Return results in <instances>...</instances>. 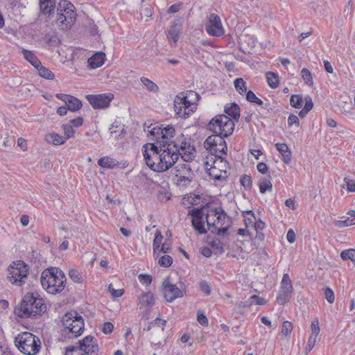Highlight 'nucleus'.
Here are the masks:
<instances>
[{
    "label": "nucleus",
    "mask_w": 355,
    "mask_h": 355,
    "mask_svg": "<svg viewBox=\"0 0 355 355\" xmlns=\"http://www.w3.org/2000/svg\"><path fill=\"white\" fill-rule=\"evenodd\" d=\"M46 306L37 293H28L21 300L20 306L16 307L15 313L21 318L35 317L44 313Z\"/></svg>",
    "instance_id": "obj_1"
},
{
    "label": "nucleus",
    "mask_w": 355,
    "mask_h": 355,
    "mask_svg": "<svg viewBox=\"0 0 355 355\" xmlns=\"http://www.w3.org/2000/svg\"><path fill=\"white\" fill-rule=\"evenodd\" d=\"M41 284L47 293L55 295L64 291L67 278L60 268L50 267L43 270L40 277Z\"/></svg>",
    "instance_id": "obj_2"
},
{
    "label": "nucleus",
    "mask_w": 355,
    "mask_h": 355,
    "mask_svg": "<svg viewBox=\"0 0 355 355\" xmlns=\"http://www.w3.org/2000/svg\"><path fill=\"white\" fill-rule=\"evenodd\" d=\"M15 344L20 352L25 355H36L41 349V340L39 337L31 332L19 334L15 338Z\"/></svg>",
    "instance_id": "obj_3"
},
{
    "label": "nucleus",
    "mask_w": 355,
    "mask_h": 355,
    "mask_svg": "<svg viewBox=\"0 0 355 355\" xmlns=\"http://www.w3.org/2000/svg\"><path fill=\"white\" fill-rule=\"evenodd\" d=\"M234 122L226 114H218L207 124V128L214 134L229 137L234 130Z\"/></svg>",
    "instance_id": "obj_4"
},
{
    "label": "nucleus",
    "mask_w": 355,
    "mask_h": 355,
    "mask_svg": "<svg viewBox=\"0 0 355 355\" xmlns=\"http://www.w3.org/2000/svg\"><path fill=\"white\" fill-rule=\"evenodd\" d=\"M142 153L147 166L153 171L156 172H162L157 170L161 168L162 150L157 143L146 144L142 147Z\"/></svg>",
    "instance_id": "obj_5"
},
{
    "label": "nucleus",
    "mask_w": 355,
    "mask_h": 355,
    "mask_svg": "<svg viewBox=\"0 0 355 355\" xmlns=\"http://www.w3.org/2000/svg\"><path fill=\"white\" fill-rule=\"evenodd\" d=\"M29 267L23 261H13L8 268L7 279L12 284L22 286L28 275Z\"/></svg>",
    "instance_id": "obj_6"
},
{
    "label": "nucleus",
    "mask_w": 355,
    "mask_h": 355,
    "mask_svg": "<svg viewBox=\"0 0 355 355\" xmlns=\"http://www.w3.org/2000/svg\"><path fill=\"white\" fill-rule=\"evenodd\" d=\"M57 15L59 24L66 25V28L71 27L76 19L74 6L67 0H61L58 4Z\"/></svg>",
    "instance_id": "obj_7"
},
{
    "label": "nucleus",
    "mask_w": 355,
    "mask_h": 355,
    "mask_svg": "<svg viewBox=\"0 0 355 355\" xmlns=\"http://www.w3.org/2000/svg\"><path fill=\"white\" fill-rule=\"evenodd\" d=\"M62 325L75 337L79 336L84 331L85 323L83 317L76 311L66 313L62 318Z\"/></svg>",
    "instance_id": "obj_8"
},
{
    "label": "nucleus",
    "mask_w": 355,
    "mask_h": 355,
    "mask_svg": "<svg viewBox=\"0 0 355 355\" xmlns=\"http://www.w3.org/2000/svg\"><path fill=\"white\" fill-rule=\"evenodd\" d=\"M206 222L208 229H216L218 226L230 225L231 219L221 207H216L206 214Z\"/></svg>",
    "instance_id": "obj_9"
},
{
    "label": "nucleus",
    "mask_w": 355,
    "mask_h": 355,
    "mask_svg": "<svg viewBox=\"0 0 355 355\" xmlns=\"http://www.w3.org/2000/svg\"><path fill=\"white\" fill-rule=\"evenodd\" d=\"M175 130L172 125H168L162 128L159 126L153 128L148 130L149 135L153 136L155 139L156 143L159 145V147H166V145L171 144V139L175 135Z\"/></svg>",
    "instance_id": "obj_10"
},
{
    "label": "nucleus",
    "mask_w": 355,
    "mask_h": 355,
    "mask_svg": "<svg viewBox=\"0 0 355 355\" xmlns=\"http://www.w3.org/2000/svg\"><path fill=\"white\" fill-rule=\"evenodd\" d=\"M162 150V166L157 168V170L166 171L173 166L179 159L178 153H176L171 148V144H168L166 147L160 148Z\"/></svg>",
    "instance_id": "obj_11"
},
{
    "label": "nucleus",
    "mask_w": 355,
    "mask_h": 355,
    "mask_svg": "<svg viewBox=\"0 0 355 355\" xmlns=\"http://www.w3.org/2000/svg\"><path fill=\"white\" fill-rule=\"evenodd\" d=\"M225 137L223 135L214 134L206 139L205 146L209 149L211 153H222L226 154L227 147L224 139Z\"/></svg>",
    "instance_id": "obj_12"
},
{
    "label": "nucleus",
    "mask_w": 355,
    "mask_h": 355,
    "mask_svg": "<svg viewBox=\"0 0 355 355\" xmlns=\"http://www.w3.org/2000/svg\"><path fill=\"white\" fill-rule=\"evenodd\" d=\"M175 175L178 178L177 184L187 185L192 181L193 173L189 163L177 164L175 168Z\"/></svg>",
    "instance_id": "obj_13"
},
{
    "label": "nucleus",
    "mask_w": 355,
    "mask_h": 355,
    "mask_svg": "<svg viewBox=\"0 0 355 355\" xmlns=\"http://www.w3.org/2000/svg\"><path fill=\"white\" fill-rule=\"evenodd\" d=\"M193 103L188 100L187 96H177L174 101V109L176 114L181 118H187L193 110Z\"/></svg>",
    "instance_id": "obj_14"
},
{
    "label": "nucleus",
    "mask_w": 355,
    "mask_h": 355,
    "mask_svg": "<svg viewBox=\"0 0 355 355\" xmlns=\"http://www.w3.org/2000/svg\"><path fill=\"white\" fill-rule=\"evenodd\" d=\"M86 98L94 109H105L110 106L111 101L114 99V94L111 93L89 94L86 96Z\"/></svg>",
    "instance_id": "obj_15"
},
{
    "label": "nucleus",
    "mask_w": 355,
    "mask_h": 355,
    "mask_svg": "<svg viewBox=\"0 0 355 355\" xmlns=\"http://www.w3.org/2000/svg\"><path fill=\"white\" fill-rule=\"evenodd\" d=\"M206 214L202 208H193L189 211L188 215L191 217L192 227L199 234L207 233L204 220V217H206Z\"/></svg>",
    "instance_id": "obj_16"
},
{
    "label": "nucleus",
    "mask_w": 355,
    "mask_h": 355,
    "mask_svg": "<svg viewBox=\"0 0 355 355\" xmlns=\"http://www.w3.org/2000/svg\"><path fill=\"white\" fill-rule=\"evenodd\" d=\"M205 28L209 35L214 37H220L224 33L220 18L215 13H211L205 24Z\"/></svg>",
    "instance_id": "obj_17"
},
{
    "label": "nucleus",
    "mask_w": 355,
    "mask_h": 355,
    "mask_svg": "<svg viewBox=\"0 0 355 355\" xmlns=\"http://www.w3.org/2000/svg\"><path fill=\"white\" fill-rule=\"evenodd\" d=\"M78 343V348L85 355H98L99 348L97 340L94 336H87L79 340Z\"/></svg>",
    "instance_id": "obj_18"
},
{
    "label": "nucleus",
    "mask_w": 355,
    "mask_h": 355,
    "mask_svg": "<svg viewBox=\"0 0 355 355\" xmlns=\"http://www.w3.org/2000/svg\"><path fill=\"white\" fill-rule=\"evenodd\" d=\"M162 287L164 296L167 302H171L176 298L183 296L182 291L176 285L172 284L168 279H164Z\"/></svg>",
    "instance_id": "obj_19"
},
{
    "label": "nucleus",
    "mask_w": 355,
    "mask_h": 355,
    "mask_svg": "<svg viewBox=\"0 0 355 355\" xmlns=\"http://www.w3.org/2000/svg\"><path fill=\"white\" fill-rule=\"evenodd\" d=\"M56 97L64 101L69 109L71 112H76L82 107V102L78 98L66 94H57Z\"/></svg>",
    "instance_id": "obj_20"
},
{
    "label": "nucleus",
    "mask_w": 355,
    "mask_h": 355,
    "mask_svg": "<svg viewBox=\"0 0 355 355\" xmlns=\"http://www.w3.org/2000/svg\"><path fill=\"white\" fill-rule=\"evenodd\" d=\"M171 148L176 153H178L181 151L186 150H194V147L190 144L183 135L181 137H178L175 140H173L171 142Z\"/></svg>",
    "instance_id": "obj_21"
},
{
    "label": "nucleus",
    "mask_w": 355,
    "mask_h": 355,
    "mask_svg": "<svg viewBox=\"0 0 355 355\" xmlns=\"http://www.w3.org/2000/svg\"><path fill=\"white\" fill-rule=\"evenodd\" d=\"M56 0H40V12L45 15L51 16L55 12Z\"/></svg>",
    "instance_id": "obj_22"
},
{
    "label": "nucleus",
    "mask_w": 355,
    "mask_h": 355,
    "mask_svg": "<svg viewBox=\"0 0 355 355\" xmlns=\"http://www.w3.org/2000/svg\"><path fill=\"white\" fill-rule=\"evenodd\" d=\"M105 54L103 52H97L88 59V65L91 69H96L104 64Z\"/></svg>",
    "instance_id": "obj_23"
},
{
    "label": "nucleus",
    "mask_w": 355,
    "mask_h": 355,
    "mask_svg": "<svg viewBox=\"0 0 355 355\" xmlns=\"http://www.w3.org/2000/svg\"><path fill=\"white\" fill-rule=\"evenodd\" d=\"M275 147L282 155L283 162L285 164H289L292 159V153L288 146L284 143H277L275 144Z\"/></svg>",
    "instance_id": "obj_24"
},
{
    "label": "nucleus",
    "mask_w": 355,
    "mask_h": 355,
    "mask_svg": "<svg viewBox=\"0 0 355 355\" xmlns=\"http://www.w3.org/2000/svg\"><path fill=\"white\" fill-rule=\"evenodd\" d=\"M225 112L232 118L233 121H238L240 118V107L236 103L227 104L225 106Z\"/></svg>",
    "instance_id": "obj_25"
},
{
    "label": "nucleus",
    "mask_w": 355,
    "mask_h": 355,
    "mask_svg": "<svg viewBox=\"0 0 355 355\" xmlns=\"http://www.w3.org/2000/svg\"><path fill=\"white\" fill-rule=\"evenodd\" d=\"M139 304L141 305L140 308L146 307L150 309L155 304V297L152 293L147 292L144 294H142L139 297Z\"/></svg>",
    "instance_id": "obj_26"
},
{
    "label": "nucleus",
    "mask_w": 355,
    "mask_h": 355,
    "mask_svg": "<svg viewBox=\"0 0 355 355\" xmlns=\"http://www.w3.org/2000/svg\"><path fill=\"white\" fill-rule=\"evenodd\" d=\"M45 139L48 143L52 144L55 146L64 144L67 141V138H64V137H62L55 132H51V133L47 134L46 135Z\"/></svg>",
    "instance_id": "obj_27"
},
{
    "label": "nucleus",
    "mask_w": 355,
    "mask_h": 355,
    "mask_svg": "<svg viewBox=\"0 0 355 355\" xmlns=\"http://www.w3.org/2000/svg\"><path fill=\"white\" fill-rule=\"evenodd\" d=\"M21 53L24 59L31 63L35 68H37L39 64H40L41 62L32 51L24 49Z\"/></svg>",
    "instance_id": "obj_28"
},
{
    "label": "nucleus",
    "mask_w": 355,
    "mask_h": 355,
    "mask_svg": "<svg viewBox=\"0 0 355 355\" xmlns=\"http://www.w3.org/2000/svg\"><path fill=\"white\" fill-rule=\"evenodd\" d=\"M98 164L102 168H114L119 165V162L109 157H104L98 160Z\"/></svg>",
    "instance_id": "obj_29"
},
{
    "label": "nucleus",
    "mask_w": 355,
    "mask_h": 355,
    "mask_svg": "<svg viewBox=\"0 0 355 355\" xmlns=\"http://www.w3.org/2000/svg\"><path fill=\"white\" fill-rule=\"evenodd\" d=\"M280 291H285L293 293V287L292 285L291 279L288 273L283 275L281 281Z\"/></svg>",
    "instance_id": "obj_30"
},
{
    "label": "nucleus",
    "mask_w": 355,
    "mask_h": 355,
    "mask_svg": "<svg viewBox=\"0 0 355 355\" xmlns=\"http://www.w3.org/2000/svg\"><path fill=\"white\" fill-rule=\"evenodd\" d=\"M37 71V73L40 76L47 79V80H53L55 78L54 73L47 69L46 67L42 65V63L39 64L37 68H35Z\"/></svg>",
    "instance_id": "obj_31"
},
{
    "label": "nucleus",
    "mask_w": 355,
    "mask_h": 355,
    "mask_svg": "<svg viewBox=\"0 0 355 355\" xmlns=\"http://www.w3.org/2000/svg\"><path fill=\"white\" fill-rule=\"evenodd\" d=\"M292 294L293 292L279 290V294L276 299V302L280 305H284L286 303L290 301L292 297Z\"/></svg>",
    "instance_id": "obj_32"
},
{
    "label": "nucleus",
    "mask_w": 355,
    "mask_h": 355,
    "mask_svg": "<svg viewBox=\"0 0 355 355\" xmlns=\"http://www.w3.org/2000/svg\"><path fill=\"white\" fill-rule=\"evenodd\" d=\"M266 77L269 86L272 88H277L279 85V76L277 73L268 71L266 73Z\"/></svg>",
    "instance_id": "obj_33"
},
{
    "label": "nucleus",
    "mask_w": 355,
    "mask_h": 355,
    "mask_svg": "<svg viewBox=\"0 0 355 355\" xmlns=\"http://www.w3.org/2000/svg\"><path fill=\"white\" fill-rule=\"evenodd\" d=\"M180 31L181 26L176 23H173L169 28L168 34L175 43L179 40Z\"/></svg>",
    "instance_id": "obj_34"
},
{
    "label": "nucleus",
    "mask_w": 355,
    "mask_h": 355,
    "mask_svg": "<svg viewBox=\"0 0 355 355\" xmlns=\"http://www.w3.org/2000/svg\"><path fill=\"white\" fill-rule=\"evenodd\" d=\"M141 82L149 92H157L159 91L158 86L150 79L145 77H141Z\"/></svg>",
    "instance_id": "obj_35"
},
{
    "label": "nucleus",
    "mask_w": 355,
    "mask_h": 355,
    "mask_svg": "<svg viewBox=\"0 0 355 355\" xmlns=\"http://www.w3.org/2000/svg\"><path fill=\"white\" fill-rule=\"evenodd\" d=\"M234 85L235 89L240 94H243L247 91L246 83L241 78H238L234 80Z\"/></svg>",
    "instance_id": "obj_36"
},
{
    "label": "nucleus",
    "mask_w": 355,
    "mask_h": 355,
    "mask_svg": "<svg viewBox=\"0 0 355 355\" xmlns=\"http://www.w3.org/2000/svg\"><path fill=\"white\" fill-rule=\"evenodd\" d=\"M259 187L260 192L261 193H265L266 191H270L272 190V184L269 180L263 178L259 180Z\"/></svg>",
    "instance_id": "obj_37"
},
{
    "label": "nucleus",
    "mask_w": 355,
    "mask_h": 355,
    "mask_svg": "<svg viewBox=\"0 0 355 355\" xmlns=\"http://www.w3.org/2000/svg\"><path fill=\"white\" fill-rule=\"evenodd\" d=\"M193 151L194 150H189L187 149L178 153L179 157H181L183 163H189L194 159L195 153Z\"/></svg>",
    "instance_id": "obj_38"
},
{
    "label": "nucleus",
    "mask_w": 355,
    "mask_h": 355,
    "mask_svg": "<svg viewBox=\"0 0 355 355\" xmlns=\"http://www.w3.org/2000/svg\"><path fill=\"white\" fill-rule=\"evenodd\" d=\"M69 276L70 279L75 283L81 284L83 283V279L82 273L78 270L72 268L69 271Z\"/></svg>",
    "instance_id": "obj_39"
},
{
    "label": "nucleus",
    "mask_w": 355,
    "mask_h": 355,
    "mask_svg": "<svg viewBox=\"0 0 355 355\" xmlns=\"http://www.w3.org/2000/svg\"><path fill=\"white\" fill-rule=\"evenodd\" d=\"M209 245L217 254H222L224 252V245L220 239H214Z\"/></svg>",
    "instance_id": "obj_40"
},
{
    "label": "nucleus",
    "mask_w": 355,
    "mask_h": 355,
    "mask_svg": "<svg viewBox=\"0 0 355 355\" xmlns=\"http://www.w3.org/2000/svg\"><path fill=\"white\" fill-rule=\"evenodd\" d=\"M267 302V300L263 297H261L257 295H252L248 301L246 302V303L248 304V305H253V304H257V305H264L266 304Z\"/></svg>",
    "instance_id": "obj_41"
},
{
    "label": "nucleus",
    "mask_w": 355,
    "mask_h": 355,
    "mask_svg": "<svg viewBox=\"0 0 355 355\" xmlns=\"http://www.w3.org/2000/svg\"><path fill=\"white\" fill-rule=\"evenodd\" d=\"M340 257L343 260H351L355 265V249H349L341 252Z\"/></svg>",
    "instance_id": "obj_42"
},
{
    "label": "nucleus",
    "mask_w": 355,
    "mask_h": 355,
    "mask_svg": "<svg viewBox=\"0 0 355 355\" xmlns=\"http://www.w3.org/2000/svg\"><path fill=\"white\" fill-rule=\"evenodd\" d=\"M302 78L304 83L308 85H313V78L311 71L306 69L303 68L301 71Z\"/></svg>",
    "instance_id": "obj_43"
},
{
    "label": "nucleus",
    "mask_w": 355,
    "mask_h": 355,
    "mask_svg": "<svg viewBox=\"0 0 355 355\" xmlns=\"http://www.w3.org/2000/svg\"><path fill=\"white\" fill-rule=\"evenodd\" d=\"M290 103L295 108H301L303 103L302 97L300 95L293 94L291 97Z\"/></svg>",
    "instance_id": "obj_44"
},
{
    "label": "nucleus",
    "mask_w": 355,
    "mask_h": 355,
    "mask_svg": "<svg viewBox=\"0 0 355 355\" xmlns=\"http://www.w3.org/2000/svg\"><path fill=\"white\" fill-rule=\"evenodd\" d=\"M246 99L250 103H254L258 105H262L263 102L261 99L258 98L256 94L251 90H249L246 94Z\"/></svg>",
    "instance_id": "obj_45"
},
{
    "label": "nucleus",
    "mask_w": 355,
    "mask_h": 355,
    "mask_svg": "<svg viewBox=\"0 0 355 355\" xmlns=\"http://www.w3.org/2000/svg\"><path fill=\"white\" fill-rule=\"evenodd\" d=\"M162 239L163 236L161 232L159 230H157L153 244L154 253L159 250Z\"/></svg>",
    "instance_id": "obj_46"
},
{
    "label": "nucleus",
    "mask_w": 355,
    "mask_h": 355,
    "mask_svg": "<svg viewBox=\"0 0 355 355\" xmlns=\"http://www.w3.org/2000/svg\"><path fill=\"white\" fill-rule=\"evenodd\" d=\"M62 129L64 130V135H65V137H64L67 138V140L74 136L75 131L73 130V127L69 123H67V124H63Z\"/></svg>",
    "instance_id": "obj_47"
},
{
    "label": "nucleus",
    "mask_w": 355,
    "mask_h": 355,
    "mask_svg": "<svg viewBox=\"0 0 355 355\" xmlns=\"http://www.w3.org/2000/svg\"><path fill=\"white\" fill-rule=\"evenodd\" d=\"M230 225H225L223 226H218L216 229L214 227H211L209 229L211 233H215L218 236L224 235L227 233Z\"/></svg>",
    "instance_id": "obj_48"
},
{
    "label": "nucleus",
    "mask_w": 355,
    "mask_h": 355,
    "mask_svg": "<svg viewBox=\"0 0 355 355\" xmlns=\"http://www.w3.org/2000/svg\"><path fill=\"white\" fill-rule=\"evenodd\" d=\"M240 182L247 190L250 189L252 185L251 177L247 175H244L241 178Z\"/></svg>",
    "instance_id": "obj_49"
},
{
    "label": "nucleus",
    "mask_w": 355,
    "mask_h": 355,
    "mask_svg": "<svg viewBox=\"0 0 355 355\" xmlns=\"http://www.w3.org/2000/svg\"><path fill=\"white\" fill-rule=\"evenodd\" d=\"M44 39L46 42L51 46H57L60 43L56 35L47 34L46 35Z\"/></svg>",
    "instance_id": "obj_50"
},
{
    "label": "nucleus",
    "mask_w": 355,
    "mask_h": 355,
    "mask_svg": "<svg viewBox=\"0 0 355 355\" xmlns=\"http://www.w3.org/2000/svg\"><path fill=\"white\" fill-rule=\"evenodd\" d=\"M172 263L173 258L170 255H164L159 260V264L165 268L171 266Z\"/></svg>",
    "instance_id": "obj_51"
},
{
    "label": "nucleus",
    "mask_w": 355,
    "mask_h": 355,
    "mask_svg": "<svg viewBox=\"0 0 355 355\" xmlns=\"http://www.w3.org/2000/svg\"><path fill=\"white\" fill-rule=\"evenodd\" d=\"M293 330V324L289 321L283 322L282 333L286 336H289Z\"/></svg>",
    "instance_id": "obj_52"
},
{
    "label": "nucleus",
    "mask_w": 355,
    "mask_h": 355,
    "mask_svg": "<svg viewBox=\"0 0 355 355\" xmlns=\"http://www.w3.org/2000/svg\"><path fill=\"white\" fill-rule=\"evenodd\" d=\"M65 355H85L76 346L68 347L66 349Z\"/></svg>",
    "instance_id": "obj_53"
},
{
    "label": "nucleus",
    "mask_w": 355,
    "mask_h": 355,
    "mask_svg": "<svg viewBox=\"0 0 355 355\" xmlns=\"http://www.w3.org/2000/svg\"><path fill=\"white\" fill-rule=\"evenodd\" d=\"M108 291L114 297H119L124 293L123 289H115L112 284H109Z\"/></svg>",
    "instance_id": "obj_54"
},
{
    "label": "nucleus",
    "mask_w": 355,
    "mask_h": 355,
    "mask_svg": "<svg viewBox=\"0 0 355 355\" xmlns=\"http://www.w3.org/2000/svg\"><path fill=\"white\" fill-rule=\"evenodd\" d=\"M311 336H318L320 329L319 327V321L317 318L314 319L311 322Z\"/></svg>",
    "instance_id": "obj_55"
},
{
    "label": "nucleus",
    "mask_w": 355,
    "mask_h": 355,
    "mask_svg": "<svg viewBox=\"0 0 355 355\" xmlns=\"http://www.w3.org/2000/svg\"><path fill=\"white\" fill-rule=\"evenodd\" d=\"M354 225L351 218H347L344 220H336L335 221V225L338 227H345Z\"/></svg>",
    "instance_id": "obj_56"
},
{
    "label": "nucleus",
    "mask_w": 355,
    "mask_h": 355,
    "mask_svg": "<svg viewBox=\"0 0 355 355\" xmlns=\"http://www.w3.org/2000/svg\"><path fill=\"white\" fill-rule=\"evenodd\" d=\"M288 125L289 127L292 126L293 125H295L297 127H298L300 125V121L298 117L293 114H290L288 118Z\"/></svg>",
    "instance_id": "obj_57"
},
{
    "label": "nucleus",
    "mask_w": 355,
    "mask_h": 355,
    "mask_svg": "<svg viewBox=\"0 0 355 355\" xmlns=\"http://www.w3.org/2000/svg\"><path fill=\"white\" fill-rule=\"evenodd\" d=\"M324 295L328 302L331 304L334 302V293L330 288H325Z\"/></svg>",
    "instance_id": "obj_58"
},
{
    "label": "nucleus",
    "mask_w": 355,
    "mask_h": 355,
    "mask_svg": "<svg viewBox=\"0 0 355 355\" xmlns=\"http://www.w3.org/2000/svg\"><path fill=\"white\" fill-rule=\"evenodd\" d=\"M344 181L346 183L347 189L349 191H355V180H351L349 178H345Z\"/></svg>",
    "instance_id": "obj_59"
},
{
    "label": "nucleus",
    "mask_w": 355,
    "mask_h": 355,
    "mask_svg": "<svg viewBox=\"0 0 355 355\" xmlns=\"http://www.w3.org/2000/svg\"><path fill=\"white\" fill-rule=\"evenodd\" d=\"M243 214L245 218V220H249L250 223H254L253 220H256V217L252 210L243 211Z\"/></svg>",
    "instance_id": "obj_60"
},
{
    "label": "nucleus",
    "mask_w": 355,
    "mask_h": 355,
    "mask_svg": "<svg viewBox=\"0 0 355 355\" xmlns=\"http://www.w3.org/2000/svg\"><path fill=\"white\" fill-rule=\"evenodd\" d=\"M114 329V325L110 322H106L104 323L103 327L102 328V331L105 334H110L112 332Z\"/></svg>",
    "instance_id": "obj_61"
},
{
    "label": "nucleus",
    "mask_w": 355,
    "mask_h": 355,
    "mask_svg": "<svg viewBox=\"0 0 355 355\" xmlns=\"http://www.w3.org/2000/svg\"><path fill=\"white\" fill-rule=\"evenodd\" d=\"M139 279L141 283L146 285L152 282V277L148 275L141 274L139 275Z\"/></svg>",
    "instance_id": "obj_62"
},
{
    "label": "nucleus",
    "mask_w": 355,
    "mask_h": 355,
    "mask_svg": "<svg viewBox=\"0 0 355 355\" xmlns=\"http://www.w3.org/2000/svg\"><path fill=\"white\" fill-rule=\"evenodd\" d=\"M182 6V3L173 4L172 6H171L168 8L167 12L169 14L176 13L181 9Z\"/></svg>",
    "instance_id": "obj_63"
},
{
    "label": "nucleus",
    "mask_w": 355,
    "mask_h": 355,
    "mask_svg": "<svg viewBox=\"0 0 355 355\" xmlns=\"http://www.w3.org/2000/svg\"><path fill=\"white\" fill-rule=\"evenodd\" d=\"M200 290L206 295H209L211 293L210 286L206 282H205V281L200 282Z\"/></svg>",
    "instance_id": "obj_64"
}]
</instances>
